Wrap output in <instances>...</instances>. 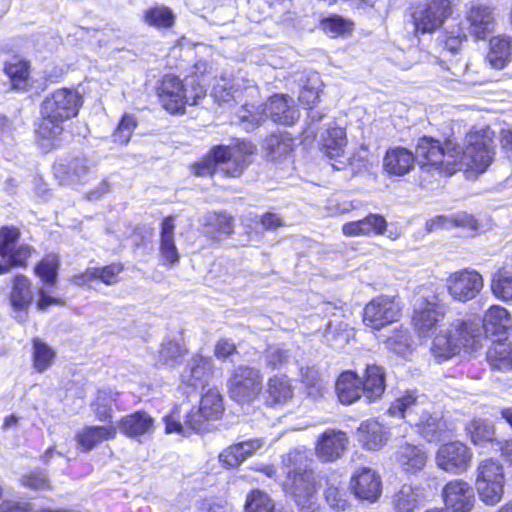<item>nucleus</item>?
<instances>
[{
    "instance_id": "obj_38",
    "label": "nucleus",
    "mask_w": 512,
    "mask_h": 512,
    "mask_svg": "<svg viewBox=\"0 0 512 512\" xmlns=\"http://www.w3.org/2000/svg\"><path fill=\"white\" fill-rule=\"evenodd\" d=\"M116 435V428L112 425L107 426H87L75 436L78 445L82 451H90L97 444L104 440L113 439Z\"/></svg>"
},
{
    "instance_id": "obj_48",
    "label": "nucleus",
    "mask_w": 512,
    "mask_h": 512,
    "mask_svg": "<svg viewBox=\"0 0 512 512\" xmlns=\"http://www.w3.org/2000/svg\"><path fill=\"white\" fill-rule=\"evenodd\" d=\"M4 72L10 79L15 90H25L28 85L29 65L22 60H15L5 64Z\"/></svg>"
},
{
    "instance_id": "obj_36",
    "label": "nucleus",
    "mask_w": 512,
    "mask_h": 512,
    "mask_svg": "<svg viewBox=\"0 0 512 512\" xmlns=\"http://www.w3.org/2000/svg\"><path fill=\"white\" fill-rule=\"evenodd\" d=\"M267 118L268 114L263 104L255 105L245 102L236 111L233 122L249 132L261 126Z\"/></svg>"
},
{
    "instance_id": "obj_25",
    "label": "nucleus",
    "mask_w": 512,
    "mask_h": 512,
    "mask_svg": "<svg viewBox=\"0 0 512 512\" xmlns=\"http://www.w3.org/2000/svg\"><path fill=\"white\" fill-rule=\"evenodd\" d=\"M386 227L387 221L382 215L370 213L363 219L345 223L342 232L348 237L368 236L371 233L381 235Z\"/></svg>"
},
{
    "instance_id": "obj_15",
    "label": "nucleus",
    "mask_w": 512,
    "mask_h": 512,
    "mask_svg": "<svg viewBox=\"0 0 512 512\" xmlns=\"http://www.w3.org/2000/svg\"><path fill=\"white\" fill-rule=\"evenodd\" d=\"M283 488L287 494L292 496L301 512H315L316 484L313 471L286 476Z\"/></svg>"
},
{
    "instance_id": "obj_4",
    "label": "nucleus",
    "mask_w": 512,
    "mask_h": 512,
    "mask_svg": "<svg viewBox=\"0 0 512 512\" xmlns=\"http://www.w3.org/2000/svg\"><path fill=\"white\" fill-rule=\"evenodd\" d=\"M445 156L443 145L431 137L419 139L415 154L404 147H393L387 150L384 159V170L391 176H404L409 173L416 161L424 166L431 165L442 168Z\"/></svg>"
},
{
    "instance_id": "obj_61",
    "label": "nucleus",
    "mask_w": 512,
    "mask_h": 512,
    "mask_svg": "<svg viewBox=\"0 0 512 512\" xmlns=\"http://www.w3.org/2000/svg\"><path fill=\"white\" fill-rule=\"evenodd\" d=\"M184 353V348L176 341H164L161 345L160 358L165 362H174Z\"/></svg>"
},
{
    "instance_id": "obj_47",
    "label": "nucleus",
    "mask_w": 512,
    "mask_h": 512,
    "mask_svg": "<svg viewBox=\"0 0 512 512\" xmlns=\"http://www.w3.org/2000/svg\"><path fill=\"white\" fill-rule=\"evenodd\" d=\"M420 500V490L405 484L395 495V509L397 512H413L419 506Z\"/></svg>"
},
{
    "instance_id": "obj_44",
    "label": "nucleus",
    "mask_w": 512,
    "mask_h": 512,
    "mask_svg": "<svg viewBox=\"0 0 512 512\" xmlns=\"http://www.w3.org/2000/svg\"><path fill=\"white\" fill-rule=\"evenodd\" d=\"M301 89L299 92V101L308 106L314 105L319 99V93L322 86L320 76L316 72H311L301 78Z\"/></svg>"
},
{
    "instance_id": "obj_64",
    "label": "nucleus",
    "mask_w": 512,
    "mask_h": 512,
    "mask_svg": "<svg viewBox=\"0 0 512 512\" xmlns=\"http://www.w3.org/2000/svg\"><path fill=\"white\" fill-rule=\"evenodd\" d=\"M236 352V345L229 339H220L215 346V356L218 359H226Z\"/></svg>"
},
{
    "instance_id": "obj_20",
    "label": "nucleus",
    "mask_w": 512,
    "mask_h": 512,
    "mask_svg": "<svg viewBox=\"0 0 512 512\" xmlns=\"http://www.w3.org/2000/svg\"><path fill=\"white\" fill-rule=\"evenodd\" d=\"M465 20L471 36L478 40L486 39L496 27L494 9L484 4H473L467 10Z\"/></svg>"
},
{
    "instance_id": "obj_8",
    "label": "nucleus",
    "mask_w": 512,
    "mask_h": 512,
    "mask_svg": "<svg viewBox=\"0 0 512 512\" xmlns=\"http://www.w3.org/2000/svg\"><path fill=\"white\" fill-rule=\"evenodd\" d=\"M445 307L429 288H420L414 297L412 324L420 336H428L443 319Z\"/></svg>"
},
{
    "instance_id": "obj_5",
    "label": "nucleus",
    "mask_w": 512,
    "mask_h": 512,
    "mask_svg": "<svg viewBox=\"0 0 512 512\" xmlns=\"http://www.w3.org/2000/svg\"><path fill=\"white\" fill-rule=\"evenodd\" d=\"M388 411L391 415H399L408 424L417 427L419 434L428 442H439L450 437L446 421L437 413L431 414L426 410L413 392H407L396 399Z\"/></svg>"
},
{
    "instance_id": "obj_7",
    "label": "nucleus",
    "mask_w": 512,
    "mask_h": 512,
    "mask_svg": "<svg viewBox=\"0 0 512 512\" xmlns=\"http://www.w3.org/2000/svg\"><path fill=\"white\" fill-rule=\"evenodd\" d=\"M335 389L341 403L351 404L364 396L367 402H374L385 390V372L377 365H367L364 378L353 371H345L338 377Z\"/></svg>"
},
{
    "instance_id": "obj_24",
    "label": "nucleus",
    "mask_w": 512,
    "mask_h": 512,
    "mask_svg": "<svg viewBox=\"0 0 512 512\" xmlns=\"http://www.w3.org/2000/svg\"><path fill=\"white\" fill-rule=\"evenodd\" d=\"M268 117L275 123L292 125L299 119V112L292 98L284 95H274L264 105Z\"/></svg>"
},
{
    "instance_id": "obj_60",
    "label": "nucleus",
    "mask_w": 512,
    "mask_h": 512,
    "mask_svg": "<svg viewBox=\"0 0 512 512\" xmlns=\"http://www.w3.org/2000/svg\"><path fill=\"white\" fill-rule=\"evenodd\" d=\"M410 342L407 330H398L386 340L388 348L398 354L404 353L410 347Z\"/></svg>"
},
{
    "instance_id": "obj_40",
    "label": "nucleus",
    "mask_w": 512,
    "mask_h": 512,
    "mask_svg": "<svg viewBox=\"0 0 512 512\" xmlns=\"http://www.w3.org/2000/svg\"><path fill=\"white\" fill-rule=\"evenodd\" d=\"M503 339H495L487 351V362L493 370H512V343Z\"/></svg>"
},
{
    "instance_id": "obj_19",
    "label": "nucleus",
    "mask_w": 512,
    "mask_h": 512,
    "mask_svg": "<svg viewBox=\"0 0 512 512\" xmlns=\"http://www.w3.org/2000/svg\"><path fill=\"white\" fill-rule=\"evenodd\" d=\"M445 506L453 512H470L475 504L473 487L466 481H449L442 490Z\"/></svg>"
},
{
    "instance_id": "obj_26",
    "label": "nucleus",
    "mask_w": 512,
    "mask_h": 512,
    "mask_svg": "<svg viewBox=\"0 0 512 512\" xmlns=\"http://www.w3.org/2000/svg\"><path fill=\"white\" fill-rule=\"evenodd\" d=\"M30 286V281L27 277L18 275L14 278L10 301L16 312L15 318L20 322L25 321L26 309L33 300Z\"/></svg>"
},
{
    "instance_id": "obj_34",
    "label": "nucleus",
    "mask_w": 512,
    "mask_h": 512,
    "mask_svg": "<svg viewBox=\"0 0 512 512\" xmlns=\"http://www.w3.org/2000/svg\"><path fill=\"white\" fill-rule=\"evenodd\" d=\"M120 431L131 438L152 433L154 429V419L144 411H137L122 418Z\"/></svg>"
},
{
    "instance_id": "obj_9",
    "label": "nucleus",
    "mask_w": 512,
    "mask_h": 512,
    "mask_svg": "<svg viewBox=\"0 0 512 512\" xmlns=\"http://www.w3.org/2000/svg\"><path fill=\"white\" fill-rule=\"evenodd\" d=\"M504 484V468L498 461L486 459L480 462L475 487L480 499L486 505H495L502 499Z\"/></svg>"
},
{
    "instance_id": "obj_3",
    "label": "nucleus",
    "mask_w": 512,
    "mask_h": 512,
    "mask_svg": "<svg viewBox=\"0 0 512 512\" xmlns=\"http://www.w3.org/2000/svg\"><path fill=\"white\" fill-rule=\"evenodd\" d=\"M445 156L444 165L441 169L448 174H453L459 162L478 173H483L491 164L495 152L494 141L485 131L472 132L466 137V146L461 149L452 141L446 142L443 146Z\"/></svg>"
},
{
    "instance_id": "obj_23",
    "label": "nucleus",
    "mask_w": 512,
    "mask_h": 512,
    "mask_svg": "<svg viewBox=\"0 0 512 512\" xmlns=\"http://www.w3.org/2000/svg\"><path fill=\"white\" fill-rule=\"evenodd\" d=\"M212 416L206 415L201 408L191 409L186 415L185 424L183 425L179 416L174 410L171 414L164 417L166 433L185 434V429L189 428L196 432H202L209 429V421L214 420Z\"/></svg>"
},
{
    "instance_id": "obj_21",
    "label": "nucleus",
    "mask_w": 512,
    "mask_h": 512,
    "mask_svg": "<svg viewBox=\"0 0 512 512\" xmlns=\"http://www.w3.org/2000/svg\"><path fill=\"white\" fill-rule=\"evenodd\" d=\"M350 484L356 497L370 502L376 501L382 492L380 476L367 467L359 469L352 476Z\"/></svg>"
},
{
    "instance_id": "obj_1",
    "label": "nucleus",
    "mask_w": 512,
    "mask_h": 512,
    "mask_svg": "<svg viewBox=\"0 0 512 512\" xmlns=\"http://www.w3.org/2000/svg\"><path fill=\"white\" fill-rule=\"evenodd\" d=\"M512 328L509 312L501 306H492L481 319H457L441 330L434 338L431 351L437 358L448 359L458 354L462 347L472 351L481 346L483 334L486 337L505 338Z\"/></svg>"
},
{
    "instance_id": "obj_39",
    "label": "nucleus",
    "mask_w": 512,
    "mask_h": 512,
    "mask_svg": "<svg viewBox=\"0 0 512 512\" xmlns=\"http://www.w3.org/2000/svg\"><path fill=\"white\" fill-rule=\"evenodd\" d=\"M262 446L259 439H252L237 444H233L226 448L220 455V461L229 467H235L245 461L256 450Z\"/></svg>"
},
{
    "instance_id": "obj_12",
    "label": "nucleus",
    "mask_w": 512,
    "mask_h": 512,
    "mask_svg": "<svg viewBox=\"0 0 512 512\" xmlns=\"http://www.w3.org/2000/svg\"><path fill=\"white\" fill-rule=\"evenodd\" d=\"M402 305L397 296L381 295L373 298L364 308L363 322L366 326L380 330L398 321Z\"/></svg>"
},
{
    "instance_id": "obj_32",
    "label": "nucleus",
    "mask_w": 512,
    "mask_h": 512,
    "mask_svg": "<svg viewBox=\"0 0 512 512\" xmlns=\"http://www.w3.org/2000/svg\"><path fill=\"white\" fill-rule=\"evenodd\" d=\"M360 441L368 450L381 449L389 438L387 428L376 420L369 419L359 427Z\"/></svg>"
},
{
    "instance_id": "obj_42",
    "label": "nucleus",
    "mask_w": 512,
    "mask_h": 512,
    "mask_svg": "<svg viewBox=\"0 0 512 512\" xmlns=\"http://www.w3.org/2000/svg\"><path fill=\"white\" fill-rule=\"evenodd\" d=\"M264 149L272 160L280 159L293 149V138L286 132L271 134L265 139Z\"/></svg>"
},
{
    "instance_id": "obj_2",
    "label": "nucleus",
    "mask_w": 512,
    "mask_h": 512,
    "mask_svg": "<svg viewBox=\"0 0 512 512\" xmlns=\"http://www.w3.org/2000/svg\"><path fill=\"white\" fill-rule=\"evenodd\" d=\"M82 105V97L72 89L61 88L46 96L41 104V122L37 134L41 138L43 149L50 150L58 146L63 124L77 116Z\"/></svg>"
},
{
    "instance_id": "obj_16",
    "label": "nucleus",
    "mask_w": 512,
    "mask_h": 512,
    "mask_svg": "<svg viewBox=\"0 0 512 512\" xmlns=\"http://www.w3.org/2000/svg\"><path fill=\"white\" fill-rule=\"evenodd\" d=\"M158 95L162 106L170 113H183L186 104H197L198 96L190 97L186 94V88L178 77L165 75L158 87Z\"/></svg>"
},
{
    "instance_id": "obj_41",
    "label": "nucleus",
    "mask_w": 512,
    "mask_h": 512,
    "mask_svg": "<svg viewBox=\"0 0 512 512\" xmlns=\"http://www.w3.org/2000/svg\"><path fill=\"white\" fill-rule=\"evenodd\" d=\"M322 150L331 159L340 156L346 146V132L341 127L327 129L321 136Z\"/></svg>"
},
{
    "instance_id": "obj_54",
    "label": "nucleus",
    "mask_w": 512,
    "mask_h": 512,
    "mask_svg": "<svg viewBox=\"0 0 512 512\" xmlns=\"http://www.w3.org/2000/svg\"><path fill=\"white\" fill-rule=\"evenodd\" d=\"M117 393L112 390H99L92 409L100 421H108L112 417L111 402L115 400Z\"/></svg>"
},
{
    "instance_id": "obj_33",
    "label": "nucleus",
    "mask_w": 512,
    "mask_h": 512,
    "mask_svg": "<svg viewBox=\"0 0 512 512\" xmlns=\"http://www.w3.org/2000/svg\"><path fill=\"white\" fill-rule=\"evenodd\" d=\"M264 396L265 403L269 406L285 404L293 396L290 379L285 375H275L269 378Z\"/></svg>"
},
{
    "instance_id": "obj_6",
    "label": "nucleus",
    "mask_w": 512,
    "mask_h": 512,
    "mask_svg": "<svg viewBox=\"0 0 512 512\" xmlns=\"http://www.w3.org/2000/svg\"><path fill=\"white\" fill-rule=\"evenodd\" d=\"M255 149L252 142L245 140L232 148L225 145L214 146L202 160L192 165V172L196 176H211L216 172L217 167L222 165L221 171L226 176L239 177L251 163L250 157Z\"/></svg>"
},
{
    "instance_id": "obj_29",
    "label": "nucleus",
    "mask_w": 512,
    "mask_h": 512,
    "mask_svg": "<svg viewBox=\"0 0 512 512\" xmlns=\"http://www.w3.org/2000/svg\"><path fill=\"white\" fill-rule=\"evenodd\" d=\"M123 271L120 263H112L104 267H89L83 273L75 275L73 281L77 285H86L93 280H100L106 285L118 282L119 274Z\"/></svg>"
},
{
    "instance_id": "obj_22",
    "label": "nucleus",
    "mask_w": 512,
    "mask_h": 512,
    "mask_svg": "<svg viewBox=\"0 0 512 512\" xmlns=\"http://www.w3.org/2000/svg\"><path fill=\"white\" fill-rule=\"evenodd\" d=\"M213 373V362L211 358L200 355L193 356L181 372L182 384L197 389L204 388Z\"/></svg>"
},
{
    "instance_id": "obj_62",
    "label": "nucleus",
    "mask_w": 512,
    "mask_h": 512,
    "mask_svg": "<svg viewBox=\"0 0 512 512\" xmlns=\"http://www.w3.org/2000/svg\"><path fill=\"white\" fill-rule=\"evenodd\" d=\"M307 394L313 399H318L323 396L325 385L323 381L317 377L316 372H311V375H306L303 380Z\"/></svg>"
},
{
    "instance_id": "obj_14",
    "label": "nucleus",
    "mask_w": 512,
    "mask_h": 512,
    "mask_svg": "<svg viewBox=\"0 0 512 512\" xmlns=\"http://www.w3.org/2000/svg\"><path fill=\"white\" fill-rule=\"evenodd\" d=\"M482 275L474 269H462L451 273L446 279L448 294L456 301L468 302L483 289Z\"/></svg>"
},
{
    "instance_id": "obj_27",
    "label": "nucleus",
    "mask_w": 512,
    "mask_h": 512,
    "mask_svg": "<svg viewBox=\"0 0 512 512\" xmlns=\"http://www.w3.org/2000/svg\"><path fill=\"white\" fill-rule=\"evenodd\" d=\"M395 460L404 471L415 473L425 466L427 454L422 447L405 442L398 446Z\"/></svg>"
},
{
    "instance_id": "obj_35",
    "label": "nucleus",
    "mask_w": 512,
    "mask_h": 512,
    "mask_svg": "<svg viewBox=\"0 0 512 512\" xmlns=\"http://www.w3.org/2000/svg\"><path fill=\"white\" fill-rule=\"evenodd\" d=\"M311 452L304 446L296 447L282 456V465L286 476H293L313 471Z\"/></svg>"
},
{
    "instance_id": "obj_63",
    "label": "nucleus",
    "mask_w": 512,
    "mask_h": 512,
    "mask_svg": "<svg viewBox=\"0 0 512 512\" xmlns=\"http://www.w3.org/2000/svg\"><path fill=\"white\" fill-rule=\"evenodd\" d=\"M23 485L32 489H44L48 487V478L44 472H32L22 478Z\"/></svg>"
},
{
    "instance_id": "obj_30",
    "label": "nucleus",
    "mask_w": 512,
    "mask_h": 512,
    "mask_svg": "<svg viewBox=\"0 0 512 512\" xmlns=\"http://www.w3.org/2000/svg\"><path fill=\"white\" fill-rule=\"evenodd\" d=\"M204 233L214 240L230 236L234 231V218L225 212H209L203 218Z\"/></svg>"
},
{
    "instance_id": "obj_57",
    "label": "nucleus",
    "mask_w": 512,
    "mask_h": 512,
    "mask_svg": "<svg viewBox=\"0 0 512 512\" xmlns=\"http://www.w3.org/2000/svg\"><path fill=\"white\" fill-rule=\"evenodd\" d=\"M320 26L330 37L343 35L352 29V23L339 15H331L322 19Z\"/></svg>"
},
{
    "instance_id": "obj_50",
    "label": "nucleus",
    "mask_w": 512,
    "mask_h": 512,
    "mask_svg": "<svg viewBox=\"0 0 512 512\" xmlns=\"http://www.w3.org/2000/svg\"><path fill=\"white\" fill-rule=\"evenodd\" d=\"M145 22L156 28H170L174 24L175 15L165 6L149 8L144 14Z\"/></svg>"
},
{
    "instance_id": "obj_13",
    "label": "nucleus",
    "mask_w": 512,
    "mask_h": 512,
    "mask_svg": "<svg viewBox=\"0 0 512 512\" xmlns=\"http://www.w3.org/2000/svg\"><path fill=\"white\" fill-rule=\"evenodd\" d=\"M262 390V376L258 369L238 367L230 379V397L238 403L255 400Z\"/></svg>"
},
{
    "instance_id": "obj_59",
    "label": "nucleus",
    "mask_w": 512,
    "mask_h": 512,
    "mask_svg": "<svg viewBox=\"0 0 512 512\" xmlns=\"http://www.w3.org/2000/svg\"><path fill=\"white\" fill-rule=\"evenodd\" d=\"M136 125V120L132 115L124 114L113 134L114 142L127 144Z\"/></svg>"
},
{
    "instance_id": "obj_53",
    "label": "nucleus",
    "mask_w": 512,
    "mask_h": 512,
    "mask_svg": "<svg viewBox=\"0 0 512 512\" xmlns=\"http://www.w3.org/2000/svg\"><path fill=\"white\" fill-rule=\"evenodd\" d=\"M204 413L212 418L218 419L223 411V399L221 394L216 389H209L202 395L200 407Z\"/></svg>"
},
{
    "instance_id": "obj_37",
    "label": "nucleus",
    "mask_w": 512,
    "mask_h": 512,
    "mask_svg": "<svg viewBox=\"0 0 512 512\" xmlns=\"http://www.w3.org/2000/svg\"><path fill=\"white\" fill-rule=\"evenodd\" d=\"M454 227H462L476 231L479 227V223L473 215L466 212H459L451 216H437L426 223V229L429 232Z\"/></svg>"
},
{
    "instance_id": "obj_45",
    "label": "nucleus",
    "mask_w": 512,
    "mask_h": 512,
    "mask_svg": "<svg viewBox=\"0 0 512 512\" xmlns=\"http://www.w3.org/2000/svg\"><path fill=\"white\" fill-rule=\"evenodd\" d=\"M466 430L475 445H483L494 440V426L487 420L473 419L466 425Z\"/></svg>"
},
{
    "instance_id": "obj_11",
    "label": "nucleus",
    "mask_w": 512,
    "mask_h": 512,
    "mask_svg": "<svg viewBox=\"0 0 512 512\" xmlns=\"http://www.w3.org/2000/svg\"><path fill=\"white\" fill-rule=\"evenodd\" d=\"M416 33H432L452 14L450 0H431L410 8Z\"/></svg>"
},
{
    "instance_id": "obj_51",
    "label": "nucleus",
    "mask_w": 512,
    "mask_h": 512,
    "mask_svg": "<svg viewBox=\"0 0 512 512\" xmlns=\"http://www.w3.org/2000/svg\"><path fill=\"white\" fill-rule=\"evenodd\" d=\"M55 358V353L51 347L40 339L33 340V365L38 372L48 369Z\"/></svg>"
},
{
    "instance_id": "obj_56",
    "label": "nucleus",
    "mask_w": 512,
    "mask_h": 512,
    "mask_svg": "<svg viewBox=\"0 0 512 512\" xmlns=\"http://www.w3.org/2000/svg\"><path fill=\"white\" fill-rule=\"evenodd\" d=\"M350 338V331L347 329V325L338 322H330L325 332V339L334 349H342L348 343Z\"/></svg>"
},
{
    "instance_id": "obj_43",
    "label": "nucleus",
    "mask_w": 512,
    "mask_h": 512,
    "mask_svg": "<svg viewBox=\"0 0 512 512\" xmlns=\"http://www.w3.org/2000/svg\"><path fill=\"white\" fill-rule=\"evenodd\" d=\"M491 290L498 299L512 300V269L505 267L498 269L492 276Z\"/></svg>"
},
{
    "instance_id": "obj_46",
    "label": "nucleus",
    "mask_w": 512,
    "mask_h": 512,
    "mask_svg": "<svg viewBox=\"0 0 512 512\" xmlns=\"http://www.w3.org/2000/svg\"><path fill=\"white\" fill-rule=\"evenodd\" d=\"M94 166V162L84 156L73 158L65 169L67 180L72 183L86 182Z\"/></svg>"
},
{
    "instance_id": "obj_10",
    "label": "nucleus",
    "mask_w": 512,
    "mask_h": 512,
    "mask_svg": "<svg viewBox=\"0 0 512 512\" xmlns=\"http://www.w3.org/2000/svg\"><path fill=\"white\" fill-rule=\"evenodd\" d=\"M21 233L17 227L4 226L0 229V275L12 267L26 266L34 248L26 243H19Z\"/></svg>"
},
{
    "instance_id": "obj_18",
    "label": "nucleus",
    "mask_w": 512,
    "mask_h": 512,
    "mask_svg": "<svg viewBox=\"0 0 512 512\" xmlns=\"http://www.w3.org/2000/svg\"><path fill=\"white\" fill-rule=\"evenodd\" d=\"M346 433L337 429H327L315 443V455L322 463H331L340 459L348 446Z\"/></svg>"
},
{
    "instance_id": "obj_52",
    "label": "nucleus",
    "mask_w": 512,
    "mask_h": 512,
    "mask_svg": "<svg viewBox=\"0 0 512 512\" xmlns=\"http://www.w3.org/2000/svg\"><path fill=\"white\" fill-rule=\"evenodd\" d=\"M324 496L328 505L335 510H345L348 506L346 491L336 480H327Z\"/></svg>"
},
{
    "instance_id": "obj_58",
    "label": "nucleus",
    "mask_w": 512,
    "mask_h": 512,
    "mask_svg": "<svg viewBox=\"0 0 512 512\" xmlns=\"http://www.w3.org/2000/svg\"><path fill=\"white\" fill-rule=\"evenodd\" d=\"M266 367L275 370L283 367L289 358L287 350L279 345L268 346L263 354Z\"/></svg>"
},
{
    "instance_id": "obj_31",
    "label": "nucleus",
    "mask_w": 512,
    "mask_h": 512,
    "mask_svg": "<svg viewBox=\"0 0 512 512\" xmlns=\"http://www.w3.org/2000/svg\"><path fill=\"white\" fill-rule=\"evenodd\" d=\"M174 218L168 216L163 219L160 231V256L165 265H174L179 262L180 255L174 240Z\"/></svg>"
},
{
    "instance_id": "obj_49",
    "label": "nucleus",
    "mask_w": 512,
    "mask_h": 512,
    "mask_svg": "<svg viewBox=\"0 0 512 512\" xmlns=\"http://www.w3.org/2000/svg\"><path fill=\"white\" fill-rule=\"evenodd\" d=\"M245 512H273L275 503L264 491L254 489L246 496Z\"/></svg>"
},
{
    "instance_id": "obj_17",
    "label": "nucleus",
    "mask_w": 512,
    "mask_h": 512,
    "mask_svg": "<svg viewBox=\"0 0 512 512\" xmlns=\"http://www.w3.org/2000/svg\"><path fill=\"white\" fill-rule=\"evenodd\" d=\"M471 459V450L459 441L449 442L440 446L436 454L437 466L451 474L465 472L470 466Z\"/></svg>"
},
{
    "instance_id": "obj_55",
    "label": "nucleus",
    "mask_w": 512,
    "mask_h": 512,
    "mask_svg": "<svg viewBox=\"0 0 512 512\" xmlns=\"http://www.w3.org/2000/svg\"><path fill=\"white\" fill-rule=\"evenodd\" d=\"M59 268V259L50 254L44 257L35 267V273L45 284L52 285L56 282Z\"/></svg>"
},
{
    "instance_id": "obj_28",
    "label": "nucleus",
    "mask_w": 512,
    "mask_h": 512,
    "mask_svg": "<svg viewBox=\"0 0 512 512\" xmlns=\"http://www.w3.org/2000/svg\"><path fill=\"white\" fill-rule=\"evenodd\" d=\"M487 62L494 69H503L512 60V37L498 35L489 41V51L486 56Z\"/></svg>"
}]
</instances>
